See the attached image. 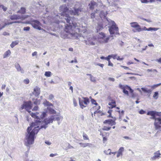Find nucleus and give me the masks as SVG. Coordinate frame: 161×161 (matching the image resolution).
I'll return each instance as SVG.
<instances>
[{"label":"nucleus","instance_id":"f257e3e1","mask_svg":"<svg viewBox=\"0 0 161 161\" xmlns=\"http://www.w3.org/2000/svg\"><path fill=\"white\" fill-rule=\"evenodd\" d=\"M63 11V12L60 14V18H64L66 20V22L69 23V25L67 24L65 25L64 29L66 33L64 36L62 35L61 37L64 38H72L76 39L78 36V34L74 30V28L71 25V22L72 24L75 27V26L73 23L72 19L73 18L69 14H70L72 15H78V11Z\"/></svg>","mask_w":161,"mask_h":161},{"label":"nucleus","instance_id":"f03ea898","mask_svg":"<svg viewBox=\"0 0 161 161\" xmlns=\"http://www.w3.org/2000/svg\"><path fill=\"white\" fill-rule=\"evenodd\" d=\"M101 11L102 12L100 13V18L101 20L96 27L97 31L102 30L103 27L108 26L109 31L111 35L119 34L118 28L115 22L106 18V16L108 14L107 11Z\"/></svg>","mask_w":161,"mask_h":161},{"label":"nucleus","instance_id":"7ed1b4c3","mask_svg":"<svg viewBox=\"0 0 161 161\" xmlns=\"http://www.w3.org/2000/svg\"><path fill=\"white\" fill-rule=\"evenodd\" d=\"M41 122L39 120L38 121L35 120L27 128L25 138V144L27 147H30L34 143L35 135L40 128H41Z\"/></svg>","mask_w":161,"mask_h":161},{"label":"nucleus","instance_id":"20e7f679","mask_svg":"<svg viewBox=\"0 0 161 161\" xmlns=\"http://www.w3.org/2000/svg\"><path fill=\"white\" fill-rule=\"evenodd\" d=\"M32 107V104L31 102L30 101L24 102L21 105V107L19 108V110L21 112H23V109H25L30 113L31 116L33 118H36V120L38 121L39 120L41 122V119L44 117H45L46 115L47 112H49L50 114H55L56 113V111L53 109L47 107V109H45V112H43L40 116L39 115L38 113H33L31 112V111H29V110L31 109Z\"/></svg>","mask_w":161,"mask_h":161},{"label":"nucleus","instance_id":"39448f33","mask_svg":"<svg viewBox=\"0 0 161 161\" xmlns=\"http://www.w3.org/2000/svg\"><path fill=\"white\" fill-rule=\"evenodd\" d=\"M87 27L85 26H82L79 29V31L83 32V37L84 38H86L87 40L84 41V42L87 45H94L95 44L94 41L97 39L96 37L94 36L93 37H92V35L88 33L87 31Z\"/></svg>","mask_w":161,"mask_h":161},{"label":"nucleus","instance_id":"423d86ee","mask_svg":"<svg viewBox=\"0 0 161 161\" xmlns=\"http://www.w3.org/2000/svg\"><path fill=\"white\" fill-rule=\"evenodd\" d=\"M63 117L60 116H58L56 117L55 115H52L50 118L46 119L42 122L41 125V128H44L45 129L47 127V125L50 123H52L53 120H56L59 121L62 120Z\"/></svg>","mask_w":161,"mask_h":161},{"label":"nucleus","instance_id":"0eeeda50","mask_svg":"<svg viewBox=\"0 0 161 161\" xmlns=\"http://www.w3.org/2000/svg\"><path fill=\"white\" fill-rule=\"evenodd\" d=\"M112 36H109L106 37L105 34L103 32L99 33L98 37H97L99 42L101 43H107L109 39L110 36L112 37Z\"/></svg>","mask_w":161,"mask_h":161},{"label":"nucleus","instance_id":"6e6552de","mask_svg":"<svg viewBox=\"0 0 161 161\" xmlns=\"http://www.w3.org/2000/svg\"><path fill=\"white\" fill-rule=\"evenodd\" d=\"M79 100L80 105L82 109L86 107L89 103V100L87 97H82V99L79 98Z\"/></svg>","mask_w":161,"mask_h":161},{"label":"nucleus","instance_id":"1a4fd4ad","mask_svg":"<svg viewBox=\"0 0 161 161\" xmlns=\"http://www.w3.org/2000/svg\"><path fill=\"white\" fill-rule=\"evenodd\" d=\"M119 87L123 90V92L127 95H128V92L127 90H129L131 93H132L133 92L130 87L127 85H123L120 84L119 85Z\"/></svg>","mask_w":161,"mask_h":161},{"label":"nucleus","instance_id":"9d476101","mask_svg":"<svg viewBox=\"0 0 161 161\" xmlns=\"http://www.w3.org/2000/svg\"><path fill=\"white\" fill-rule=\"evenodd\" d=\"M31 24L32 26L35 29L40 30L42 29L41 27V24L37 20H33L31 21Z\"/></svg>","mask_w":161,"mask_h":161},{"label":"nucleus","instance_id":"9b49d317","mask_svg":"<svg viewBox=\"0 0 161 161\" xmlns=\"http://www.w3.org/2000/svg\"><path fill=\"white\" fill-rule=\"evenodd\" d=\"M130 26L134 28H136L135 29H133L132 31L135 32H138V29L140 27V25H139L137 22H133L130 23Z\"/></svg>","mask_w":161,"mask_h":161},{"label":"nucleus","instance_id":"f8f14e48","mask_svg":"<svg viewBox=\"0 0 161 161\" xmlns=\"http://www.w3.org/2000/svg\"><path fill=\"white\" fill-rule=\"evenodd\" d=\"M154 155L151 157V159L153 160H155L157 159H159L161 157V153L159 150L158 151L154 153Z\"/></svg>","mask_w":161,"mask_h":161},{"label":"nucleus","instance_id":"ddd939ff","mask_svg":"<svg viewBox=\"0 0 161 161\" xmlns=\"http://www.w3.org/2000/svg\"><path fill=\"white\" fill-rule=\"evenodd\" d=\"M32 93L35 96H38L40 93V88L37 86H36L34 88V90Z\"/></svg>","mask_w":161,"mask_h":161},{"label":"nucleus","instance_id":"4468645a","mask_svg":"<svg viewBox=\"0 0 161 161\" xmlns=\"http://www.w3.org/2000/svg\"><path fill=\"white\" fill-rule=\"evenodd\" d=\"M25 18H26V17L23 16L22 15H21L20 16L13 15L10 16V19H24Z\"/></svg>","mask_w":161,"mask_h":161},{"label":"nucleus","instance_id":"2eb2a0df","mask_svg":"<svg viewBox=\"0 0 161 161\" xmlns=\"http://www.w3.org/2000/svg\"><path fill=\"white\" fill-rule=\"evenodd\" d=\"M103 123L104 124H107L110 125L111 126L114 125L116 124V122L115 121L113 120L112 119H111L106 120L104 121Z\"/></svg>","mask_w":161,"mask_h":161},{"label":"nucleus","instance_id":"dca6fc26","mask_svg":"<svg viewBox=\"0 0 161 161\" xmlns=\"http://www.w3.org/2000/svg\"><path fill=\"white\" fill-rule=\"evenodd\" d=\"M108 107L110 109L115 107L116 103L115 101L114 100H111L108 103Z\"/></svg>","mask_w":161,"mask_h":161},{"label":"nucleus","instance_id":"f3484780","mask_svg":"<svg viewBox=\"0 0 161 161\" xmlns=\"http://www.w3.org/2000/svg\"><path fill=\"white\" fill-rule=\"evenodd\" d=\"M15 68L18 71L20 72L21 73H24V70L20 67L18 63H16L15 64Z\"/></svg>","mask_w":161,"mask_h":161},{"label":"nucleus","instance_id":"a211bd4d","mask_svg":"<svg viewBox=\"0 0 161 161\" xmlns=\"http://www.w3.org/2000/svg\"><path fill=\"white\" fill-rule=\"evenodd\" d=\"M97 6V3L93 1H92L89 4V8L91 9H94V7Z\"/></svg>","mask_w":161,"mask_h":161},{"label":"nucleus","instance_id":"6ab92c4d","mask_svg":"<svg viewBox=\"0 0 161 161\" xmlns=\"http://www.w3.org/2000/svg\"><path fill=\"white\" fill-rule=\"evenodd\" d=\"M154 126H156V125H160L161 124V118L158 117L156 119H155V121L154 122Z\"/></svg>","mask_w":161,"mask_h":161},{"label":"nucleus","instance_id":"aec40b11","mask_svg":"<svg viewBox=\"0 0 161 161\" xmlns=\"http://www.w3.org/2000/svg\"><path fill=\"white\" fill-rule=\"evenodd\" d=\"M124 149L123 147H121L120 148L118 151V153L117 155V158L119 157L120 155H122V152L124 151Z\"/></svg>","mask_w":161,"mask_h":161},{"label":"nucleus","instance_id":"412c9836","mask_svg":"<svg viewBox=\"0 0 161 161\" xmlns=\"http://www.w3.org/2000/svg\"><path fill=\"white\" fill-rule=\"evenodd\" d=\"M155 128L156 130H158L156 133L155 135V136H156L157 134L159 133L161 131V126L160 125H156L155 126Z\"/></svg>","mask_w":161,"mask_h":161},{"label":"nucleus","instance_id":"4be33fe9","mask_svg":"<svg viewBox=\"0 0 161 161\" xmlns=\"http://www.w3.org/2000/svg\"><path fill=\"white\" fill-rule=\"evenodd\" d=\"M142 90L145 93L151 94L152 92V90L151 89H148L146 87H142L141 88Z\"/></svg>","mask_w":161,"mask_h":161},{"label":"nucleus","instance_id":"5701e85b","mask_svg":"<svg viewBox=\"0 0 161 161\" xmlns=\"http://www.w3.org/2000/svg\"><path fill=\"white\" fill-rule=\"evenodd\" d=\"M102 11H96L95 13H92L91 15V17L92 18H93L97 16L98 13L99 14V16H100V13Z\"/></svg>","mask_w":161,"mask_h":161},{"label":"nucleus","instance_id":"b1692460","mask_svg":"<svg viewBox=\"0 0 161 161\" xmlns=\"http://www.w3.org/2000/svg\"><path fill=\"white\" fill-rule=\"evenodd\" d=\"M87 75L90 76V80L92 82L95 83L96 81V77L93 76L91 74H87Z\"/></svg>","mask_w":161,"mask_h":161},{"label":"nucleus","instance_id":"393cba45","mask_svg":"<svg viewBox=\"0 0 161 161\" xmlns=\"http://www.w3.org/2000/svg\"><path fill=\"white\" fill-rule=\"evenodd\" d=\"M11 51L10 50H8V51H6L3 54V58H5L8 57L11 54Z\"/></svg>","mask_w":161,"mask_h":161},{"label":"nucleus","instance_id":"a878e982","mask_svg":"<svg viewBox=\"0 0 161 161\" xmlns=\"http://www.w3.org/2000/svg\"><path fill=\"white\" fill-rule=\"evenodd\" d=\"M156 114V112L154 111H150L147 113V115H151L152 116H153Z\"/></svg>","mask_w":161,"mask_h":161},{"label":"nucleus","instance_id":"bb28decb","mask_svg":"<svg viewBox=\"0 0 161 161\" xmlns=\"http://www.w3.org/2000/svg\"><path fill=\"white\" fill-rule=\"evenodd\" d=\"M59 8L60 10H69V9L66 6V4H64L61 6Z\"/></svg>","mask_w":161,"mask_h":161},{"label":"nucleus","instance_id":"cd10ccee","mask_svg":"<svg viewBox=\"0 0 161 161\" xmlns=\"http://www.w3.org/2000/svg\"><path fill=\"white\" fill-rule=\"evenodd\" d=\"M19 42L18 41H15L13 42L10 46L12 48H13L15 45L18 44Z\"/></svg>","mask_w":161,"mask_h":161},{"label":"nucleus","instance_id":"c85d7f7f","mask_svg":"<svg viewBox=\"0 0 161 161\" xmlns=\"http://www.w3.org/2000/svg\"><path fill=\"white\" fill-rule=\"evenodd\" d=\"M143 31H148V28H146L145 26H143L142 28H141V26L139 29H138V32H140Z\"/></svg>","mask_w":161,"mask_h":161},{"label":"nucleus","instance_id":"c756f323","mask_svg":"<svg viewBox=\"0 0 161 161\" xmlns=\"http://www.w3.org/2000/svg\"><path fill=\"white\" fill-rule=\"evenodd\" d=\"M157 1H160L161 0H157ZM142 3H147L149 2H154V0H141Z\"/></svg>","mask_w":161,"mask_h":161},{"label":"nucleus","instance_id":"7c9ffc66","mask_svg":"<svg viewBox=\"0 0 161 161\" xmlns=\"http://www.w3.org/2000/svg\"><path fill=\"white\" fill-rule=\"evenodd\" d=\"M52 75V74L51 72L48 71L45 72L44 75L47 77H50Z\"/></svg>","mask_w":161,"mask_h":161},{"label":"nucleus","instance_id":"2f4dec72","mask_svg":"<svg viewBox=\"0 0 161 161\" xmlns=\"http://www.w3.org/2000/svg\"><path fill=\"white\" fill-rule=\"evenodd\" d=\"M159 29V28L155 27H150L148 28V31H156Z\"/></svg>","mask_w":161,"mask_h":161},{"label":"nucleus","instance_id":"473e14b6","mask_svg":"<svg viewBox=\"0 0 161 161\" xmlns=\"http://www.w3.org/2000/svg\"><path fill=\"white\" fill-rule=\"evenodd\" d=\"M43 104L44 105L47 106H51L53 105L52 103L46 100L44 102Z\"/></svg>","mask_w":161,"mask_h":161},{"label":"nucleus","instance_id":"72a5a7b5","mask_svg":"<svg viewBox=\"0 0 161 161\" xmlns=\"http://www.w3.org/2000/svg\"><path fill=\"white\" fill-rule=\"evenodd\" d=\"M161 85V83H159L158 84H155L153 86H150L152 89H154L155 88L157 87L158 86H160Z\"/></svg>","mask_w":161,"mask_h":161},{"label":"nucleus","instance_id":"f704fd0d","mask_svg":"<svg viewBox=\"0 0 161 161\" xmlns=\"http://www.w3.org/2000/svg\"><path fill=\"white\" fill-rule=\"evenodd\" d=\"M111 149H109L108 150V151H110L109 153H106V150H104V153L106 155H111V153L112 154H114V155H115V154L116 153V152H111Z\"/></svg>","mask_w":161,"mask_h":161},{"label":"nucleus","instance_id":"c9c22d12","mask_svg":"<svg viewBox=\"0 0 161 161\" xmlns=\"http://www.w3.org/2000/svg\"><path fill=\"white\" fill-rule=\"evenodd\" d=\"M158 92H154V94L153 96V98L155 99H157L158 97Z\"/></svg>","mask_w":161,"mask_h":161},{"label":"nucleus","instance_id":"e433bc0d","mask_svg":"<svg viewBox=\"0 0 161 161\" xmlns=\"http://www.w3.org/2000/svg\"><path fill=\"white\" fill-rule=\"evenodd\" d=\"M83 139L85 140H89V138L87 135L85 133H83Z\"/></svg>","mask_w":161,"mask_h":161},{"label":"nucleus","instance_id":"4c0bfd02","mask_svg":"<svg viewBox=\"0 0 161 161\" xmlns=\"http://www.w3.org/2000/svg\"><path fill=\"white\" fill-rule=\"evenodd\" d=\"M41 101L39 99H36L35 101H34V103L35 104H39L40 103Z\"/></svg>","mask_w":161,"mask_h":161},{"label":"nucleus","instance_id":"58836bf2","mask_svg":"<svg viewBox=\"0 0 161 161\" xmlns=\"http://www.w3.org/2000/svg\"><path fill=\"white\" fill-rule=\"evenodd\" d=\"M80 144L81 147H87V143H80Z\"/></svg>","mask_w":161,"mask_h":161},{"label":"nucleus","instance_id":"ea45409f","mask_svg":"<svg viewBox=\"0 0 161 161\" xmlns=\"http://www.w3.org/2000/svg\"><path fill=\"white\" fill-rule=\"evenodd\" d=\"M73 102L74 106L76 107L77 105V103L76 99L75 98H73Z\"/></svg>","mask_w":161,"mask_h":161},{"label":"nucleus","instance_id":"a19ab883","mask_svg":"<svg viewBox=\"0 0 161 161\" xmlns=\"http://www.w3.org/2000/svg\"><path fill=\"white\" fill-rule=\"evenodd\" d=\"M91 102L93 104H94L95 105H97V103H96V101L94 99H92L91 100Z\"/></svg>","mask_w":161,"mask_h":161},{"label":"nucleus","instance_id":"79ce46f5","mask_svg":"<svg viewBox=\"0 0 161 161\" xmlns=\"http://www.w3.org/2000/svg\"><path fill=\"white\" fill-rule=\"evenodd\" d=\"M111 128V127H107L106 126H104L103 128V130H109Z\"/></svg>","mask_w":161,"mask_h":161},{"label":"nucleus","instance_id":"37998d69","mask_svg":"<svg viewBox=\"0 0 161 161\" xmlns=\"http://www.w3.org/2000/svg\"><path fill=\"white\" fill-rule=\"evenodd\" d=\"M142 20H145V21H146L147 22H149V23H150V22H152V21L150 19H145V18H142Z\"/></svg>","mask_w":161,"mask_h":161},{"label":"nucleus","instance_id":"c03bdc74","mask_svg":"<svg viewBox=\"0 0 161 161\" xmlns=\"http://www.w3.org/2000/svg\"><path fill=\"white\" fill-rule=\"evenodd\" d=\"M53 97H54V96H53V95L52 94H50L49 96L48 99L50 100H51L53 99Z\"/></svg>","mask_w":161,"mask_h":161},{"label":"nucleus","instance_id":"a18cd8bd","mask_svg":"<svg viewBox=\"0 0 161 161\" xmlns=\"http://www.w3.org/2000/svg\"><path fill=\"white\" fill-rule=\"evenodd\" d=\"M30 28L29 27H24L23 30L25 31H29L30 30Z\"/></svg>","mask_w":161,"mask_h":161},{"label":"nucleus","instance_id":"49530a36","mask_svg":"<svg viewBox=\"0 0 161 161\" xmlns=\"http://www.w3.org/2000/svg\"><path fill=\"white\" fill-rule=\"evenodd\" d=\"M112 57L114 59H116L117 58V54H112L111 55Z\"/></svg>","mask_w":161,"mask_h":161},{"label":"nucleus","instance_id":"de8ad7c7","mask_svg":"<svg viewBox=\"0 0 161 161\" xmlns=\"http://www.w3.org/2000/svg\"><path fill=\"white\" fill-rule=\"evenodd\" d=\"M145 111H144L143 110H141L139 112V114H145Z\"/></svg>","mask_w":161,"mask_h":161},{"label":"nucleus","instance_id":"09e8293b","mask_svg":"<svg viewBox=\"0 0 161 161\" xmlns=\"http://www.w3.org/2000/svg\"><path fill=\"white\" fill-rule=\"evenodd\" d=\"M38 106H36L34 107V108H33L32 110L33 111H36L38 109Z\"/></svg>","mask_w":161,"mask_h":161},{"label":"nucleus","instance_id":"8fccbe9b","mask_svg":"<svg viewBox=\"0 0 161 161\" xmlns=\"http://www.w3.org/2000/svg\"><path fill=\"white\" fill-rule=\"evenodd\" d=\"M123 137L124 138L127 139V140H132V139L131 138H130L128 136H124Z\"/></svg>","mask_w":161,"mask_h":161},{"label":"nucleus","instance_id":"3c124183","mask_svg":"<svg viewBox=\"0 0 161 161\" xmlns=\"http://www.w3.org/2000/svg\"><path fill=\"white\" fill-rule=\"evenodd\" d=\"M108 65L109 66H112V67H113V64L111 62V61H108Z\"/></svg>","mask_w":161,"mask_h":161},{"label":"nucleus","instance_id":"603ef678","mask_svg":"<svg viewBox=\"0 0 161 161\" xmlns=\"http://www.w3.org/2000/svg\"><path fill=\"white\" fill-rule=\"evenodd\" d=\"M100 58L102 59H105V60H107V61H108V58H107V57H105L103 56L101 57H100Z\"/></svg>","mask_w":161,"mask_h":161},{"label":"nucleus","instance_id":"864d4df0","mask_svg":"<svg viewBox=\"0 0 161 161\" xmlns=\"http://www.w3.org/2000/svg\"><path fill=\"white\" fill-rule=\"evenodd\" d=\"M24 82L26 84H28L29 83V80L28 79L25 80H24Z\"/></svg>","mask_w":161,"mask_h":161},{"label":"nucleus","instance_id":"5fc2aeb1","mask_svg":"<svg viewBox=\"0 0 161 161\" xmlns=\"http://www.w3.org/2000/svg\"><path fill=\"white\" fill-rule=\"evenodd\" d=\"M116 59L118 60H123L124 59V58H120L119 56H117V58H116Z\"/></svg>","mask_w":161,"mask_h":161},{"label":"nucleus","instance_id":"6e6d98bb","mask_svg":"<svg viewBox=\"0 0 161 161\" xmlns=\"http://www.w3.org/2000/svg\"><path fill=\"white\" fill-rule=\"evenodd\" d=\"M96 65L100 66V67H101L102 68H103L104 66V65L103 64H100V63L97 64H96Z\"/></svg>","mask_w":161,"mask_h":161},{"label":"nucleus","instance_id":"4d7b16f0","mask_svg":"<svg viewBox=\"0 0 161 161\" xmlns=\"http://www.w3.org/2000/svg\"><path fill=\"white\" fill-rule=\"evenodd\" d=\"M3 35L4 36H9V34L7 32H4L3 33Z\"/></svg>","mask_w":161,"mask_h":161},{"label":"nucleus","instance_id":"13d9d810","mask_svg":"<svg viewBox=\"0 0 161 161\" xmlns=\"http://www.w3.org/2000/svg\"><path fill=\"white\" fill-rule=\"evenodd\" d=\"M112 111V110H110L108 111V113L109 114V116H108L112 118V117L111 116V113Z\"/></svg>","mask_w":161,"mask_h":161},{"label":"nucleus","instance_id":"bf43d9fd","mask_svg":"<svg viewBox=\"0 0 161 161\" xmlns=\"http://www.w3.org/2000/svg\"><path fill=\"white\" fill-rule=\"evenodd\" d=\"M37 52H34L32 54V56H35L37 54Z\"/></svg>","mask_w":161,"mask_h":161},{"label":"nucleus","instance_id":"052dcab7","mask_svg":"<svg viewBox=\"0 0 161 161\" xmlns=\"http://www.w3.org/2000/svg\"><path fill=\"white\" fill-rule=\"evenodd\" d=\"M108 80H109L114 81H115V79L114 78L109 77L108 78Z\"/></svg>","mask_w":161,"mask_h":161},{"label":"nucleus","instance_id":"680f3d73","mask_svg":"<svg viewBox=\"0 0 161 161\" xmlns=\"http://www.w3.org/2000/svg\"><path fill=\"white\" fill-rule=\"evenodd\" d=\"M74 147L70 145L69 144H68V149H71L73 148Z\"/></svg>","mask_w":161,"mask_h":161},{"label":"nucleus","instance_id":"e2e57ef3","mask_svg":"<svg viewBox=\"0 0 161 161\" xmlns=\"http://www.w3.org/2000/svg\"><path fill=\"white\" fill-rule=\"evenodd\" d=\"M156 61L158 62L159 63L161 64V58L156 59Z\"/></svg>","mask_w":161,"mask_h":161},{"label":"nucleus","instance_id":"0e129e2a","mask_svg":"<svg viewBox=\"0 0 161 161\" xmlns=\"http://www.w3.org/2000/svg\"><path fill=\"white\" fill-rule=\"evenodd\" d=\"M92 144L87 143V147H92Z\"/></svg>","mask_w":161,"mask_h":161},{"label":"nucleus","instance_id":"69168bd1","mask_svg":"<svg viewBox=\"0 0 161 161\" xmlns=\"http://www.w3.org/2000/svg\"><path fill=\"white\" fill-rule=\"evenodd\" d=\"M57 155V154L51 153L50 154V156L51 157H53L56 156Z\"/></svg>","mask_w":161,"mask_h":161},{"label":"nucleus","instance_id":"338daca9","mask_svg":"<svg viewBox=\"0 0 161 161\" xmlns=\"http://www.w3.org/2000/svg\"><path fill=\"white\" fill-rule=\"evenodd\" d=\"M107 140V138L106 137H103V143H105V142Z\"/></svg>","mask_w":161,"mask_h":161},{"label":"nucleus","instance_id":"774afa93","mask_svg":"<svg viewBox=\"0 0 161 161\" xmlns=\"http://www.w3.org/2000/svg\"><path fill=\"white\" fill-rule=\"evenodd\" d=\"M107 58H108V61H110V59L111 58H112V56H111V55H108L107 57Z\"/></svg>","mask_w":161,"mask_h":161}]
</instances>
